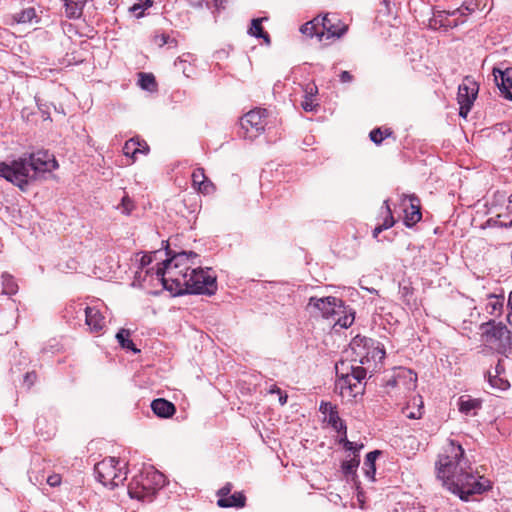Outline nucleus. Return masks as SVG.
Here are the masks:
<instances>
[{
  "instance_id": "nucleus-50",
  "label": "nucleus",
  "mask_w": 512,
  "mask_h": 512,
  "mask_svg": "<svg viewBox=\"0 0 512 512\" xmlns=\"http://www.w3.org/2000/svg\"><path fill=\"white\" fill-rule=\"evenodd\" d=\"M508 306L511 308V312L508 314L507 320H508L509 324L512 325V291L509 294Z\"/></svg>"
},
{
  "instance_id": "nucleus-35",
  "label": "nucleus",
  "mask_w": 512,
  "mask_h": 512,
  "mask_svg": "<svg viewBox=\"0 0 512 512\" xmlns=\"http://www.w3.org/2000/svg\"><path fill=\"white\" fill-rule=\"evenodd\" d=\"M333 320L335 321L336 325H339L342 328H348L354 322V312L352 309L347 311L345 308V312H340V315H336L335 319Z\"/></svg>"
},
{
  "instance_id": "nucleus-37",
  "label": "nucleus",
  "mask_w": 512,
  "mask_h": 512,
  "mask_svg": "<svg viewBox=\"0 0 512 512\" xmlns=\"http://www.w3.org/2000/svg\"><path fill=\"white\" fill-rule=\"evenodd\" d=\"M360 460L358 455H354L350 460H346L342 463V471L345 475L354 474L356 472V468L359 466Z\"/></svg>"
},
{
  "instance_id": "nucleus-3",
  "label": "nucleus",
  "mask_w": 512,
  "mask_h": 512,
  "mask_svg": "<svg viewBox=\"0 0 512 512\" xmlns=\"http://www.w3.org/2000/svg\"><path fill=\"white\" fill-rule=\"evenodd\" d=\"M348 26L337 15L326 14L317 16L306 22L300 28L301 33L308 37H317L319 41L331 38H340L346 33Z\"/></svg>"
},
{
  "instance_id": "nucleus-19",
  "label": "nucleus",
  "mask_w": 512,
  "mask_h": 512,
  "mask_svg": "<svg viewBox=\"0 0 512 512\" xmlns=\"http://www.w3.org/2000/svg\"><path fill=\"white\" fill-rule=\"evenodd\" d=\"M192 186L195 190L204 195H210L216 190L214 183L205 175L203 168H197L193 171Z\"/></svg>"
},
{
  "instance_id": "nucleus-24",
  "label": "nucleus",
  "mask_w": 512,
  "mask_h": 512,
  "mask_svg": "<svg viewBox=\"0 0 512 512\" xmlns=\"http://www.w3.org/2000/svg\"><path fill=\"white\" fill-rule=\"evenodd\" d=\"M151 409L157 416L162 418H169L176 412L175 405L163 398L153 400Z\"/></svg>"
},
{
  "instance_id": "nucleus-31",
  "label": "nucleus",
  "mask_w": 512,
  "mask_h": 512,
  "mask_svg": "<svg viewBox=\"0 0 512 512\" xmlns=\"http://www.w3.org/2000/svg\"><path fill=\"white\" fill-rule=\"evenodd\" d=\"M1 284H2V293L6 295H14L18 291V285L13 278V276L9 274H2L1 277Z\"/></svg>"
},
{
  "instance_id": "nucleus-21",
  "label": "nucleus",
  "mask_w": 512,
  "mask_h": 512,
  "mask_svg": "<svg viewBox=\"0 0 512 512\" xmlns=\"http://www.w3.org/2000/svg\"><path fill=\"white\" fill-rule=\"evenodd\" d=\"M458 410L465 416H476L482 408V400L472 398L470 395H462L458 399Z\"/></svg>"
},
{
  "instance_id": "nucleus-33",
  "label": "nucleus",
  "mask_w": 512,
  "mask_h": 512,
  "mask_svg": "<svg viewBox=\"0 0 512 512\" xmlns=\"http://www.w3.org/2000/svg\"><path fill=\"white\" fill-rule=\"evenodd\" d=\"M36 11L33 7H28L21 10L18 13H15L12 18L15 23L18 24H26L31 23L34 18H36Z\"/></svg>"
},
{
  "instance_id": "nucleus-11",
  "label": "nucleus",
  "mask_w": 512,
  "mask_h": 512,
  "mask_svg": "<svg viewBox=\"0 0 512 512\" xmlns=\"http://www.w3.org/2000/svg\"><path fill=\"white\" fill-rule=\"evenodd\" d=\"M307 308L316 316H321L325 319H335V316L340 315V312H345L344 302L334 296L311 297Z\"/></svg>"
},
{
  "instance_id": "nucleus-5",
  "label": "nucleus",
  "mask_w": 512,
  "mask_h": 512,
  "mask_svg": "<svg viewBox=\"0 0 512 512\" xmlns=\"http://www.w3.org/2000/svg\"><path fill=\"white\" fill-rule=\"evenodd\" d=\"M417 380L418 377L414 371L408 368H399L392 378L386 381L383 392L392 401L399 404L416 390Z\"/></svg>"
},
{
  "instance_id": "nucleus-40",
  "label": "nucleus",
  "mask_w": 512,
  "mask_h": 512,
  "mask_svg": "<svg viewBox=\"0 0 512 512\" xmlns=\"http://www.w3.org/2000/svg\"><path fill=\"white\" fill-rule=\"evenodd\" d=\"M386 210H387V216L385 217L383 223L381 224L382 228L389 229L395 224L394 217L392 215V211L390 209V206L388 204V201H385Z\"/></svg>"
},
{
  "instance_id": "nucleus-46",
  "label": "nucleus",
  "mask_w": 512,
  "mask_h": 512,
  "mask_svg": "<svg viewBox=\"0 0 512 512\" xmlns=\"http://www.w3.org/2000/svg\"><path fill=\"white\" fill-rule=\"evenodd\" d=\"M344 448L346 450H349V451H359L363 448V444H360L359 446H357L355 443L351 442V441H346V444L343 445Z\"/></svg>"
},
{
  "instance_id": "nucleus-58",
  "label": "nucleus",
  "mask_w": 512,
  "mask_h": 512,
  "mask_svg": "<svg viewBox=\"0 0 512 512\" xmlns=\"http://www.w3.org/2000/svg\"><path fill=\"white\" fill-rule=\"evenodd\" d=\"M202 1H203V0H196V2H197V3H199V4H200Z\"/></svg>"
},
{
  "instance_id": "nucleus-41",
  "label": "nucleus",
  "mask_w": 512,
  "mask_h": 512,
  "mask_svg": "<svg viewBox=\"0 0 512 512\" xmlns=\"http://www.w3.org/2000/svg\"><path fill=\"white\" fill-rule=\"evenodd\" d=\"M337 407L333 405L331 402H324L322 401L319 406V411L322 414H327V417L329 416V413H332L333 411H336Z\"/></svg>"
},
{
  "instance_id": "nucleus-38",
  "label": "nucleus",
  "mask_w": 512,
  "mask_h": 512,
  "mask_svg": "<svg viewBox=\"0 0 512 512\" xmlns=\"http://www.w3.org/2000/svg\"><path fill=\"white\" fill-rule=\"evenodd\" d=\"M488 381L492 387L500 390H506L510 386L507 380L499 377L498 375H491L490 372L488 373Z\"/></svg>"
},
{
  "instance_id": "nucleus-56",
  "label": "nucleus",
  "mask_w": 512,
  "mask_h": 512,
  "mask_svg": "<svg viewBox=\"0 0 512 512\" xmlns=\"http://www.w3.org/2000/svg\"><path fill=\"white\" fill-rule=\"evenodd\" d=\"M139 8H140V5L135 4V5L131 8V10H132V11H136V10H138Z\"/></svg>"
},
{
  "instance_id": "nucleus-27",
  "label": "nucleus",
  "mask_w": 512,
  "mask_h": 512,
  "mask_svg": "<svg viewBox=\"0 0 512 512\" xmlns=\"http://www.w3.org/2000/svg\"><path fill=\"white\" fill-rule=\"evenodd\" d=\"M130 337V330L124 328L120 329L116 334V339L123 349L130 350L133 353L140 352V350L136 348L135 344L133 343Z\"/></svg>"
},
{
  "instance_id": "nucleus-6",
  "label": "nucleus",
  "mask_w": 512,
  "mask_h": 512,
  "mask_svg": "<svg viewBox=\"0 0 512 512\" xmlns=\"http://www.w3.org/2000/svg\"><path fill=\"white\" fill-rule=\"evenodd\" d=\"M187 290L184 294H205L213 295L217 290L216 276L211 275L209 270L201 268L200 263L191 270L188 278Z\"/></svg>"
},
{
  "instance_id": "nucleus-10",
  "label": "nucleus",
  "mask_w": 512,
  "mask_h": 512,
  "mask_svg": "<svg viewBox=\"0 0 512 512\" xmlns=\"http://www.w3.org/2000/svg\"><path fill=\"white\" fill-rule=\"evenodd\" d=\"M0 177L25 191L28 185V168L25 158L12 160L10 163H0Z\"/></svg>"
},
{
  "instance_id": "nucleus-1",
  "label": "nucleus",
  "mask_w": 512,
  "mask_h": 512,
  "mask_svg": "<svg viewBox=\"0 0 512 512\" xmlns=\"http://www.w3.org/2000/svg\"><path fill=\"white\" fill-rule=\"evenodd\" d=\"M437 477L462 500H468L473 494H480L490 488V482L477 477L469 461L464 456V449L455 440H449L439 455L436 463Z\"/></svg>"
},
{
  "instance_id": "nucleus-13",
  "label": "nucleus",
  "mask_w": 512,
  "mask_h": 512,
  "mask_svg": "<svg viewBox=\"0 0 512 512\" xmlns=\"http://www.w3.org/2000/svg\"><path fill=\"white\" fill-rule=\"evenodd\" d=\"M479 91L478 83L470 76H466L458 87L457 101L460 106L459 115L466 118L472 109Z\"/></svg>"
},
{
  "instance_id": "nucleus-44",
  "label": "nucleus",
  "mask_w": 512,
  "mask_h": 512,
  "mask_svg": "<svg viewBox=\"0 0 512 512\" xmlns=\"http://www.w3.org/2000/svg\"><path fill=\"white\" fill-rule=\"evenodd\" d=\"M47 483L48 485H50L51 487H56V486H59L61 484V476L59 474H53V475H50L48 478H47Z\"/></svg>"
},
{
  "instance_id": "nucleus-28",
  "label": "nucleus",
  "mask_w": 512,
  "mask_h": 512,
  "mask_svg": "<svg viewBox=\"0 0 512 512\" xmlns=\"http://www.w3.org/2000/svg\"><path fill=\"white\" fill-rule=\"evenodd\" d=\"M380 451L375 450L371 451L366 455L364 466H365V474L366 476L371 480H375V473H376V467H375V461L377 457L379 456Z\"/></svg>"
},
{
  "instance_id": "nucleus-17",
  "label": "nucleus",
  "mask_w": 512,
  "mask_h": 512,
  "mask_svg": "<svg viewBox=\"0 0 512 512\" xmlns=\"http://www.w3.org/2000/svg\"><path fill=\"white\" fill-rule=\"evenodd\" d=\"M493 75L501 95L508 100H512V68L505 70L494 68Z\"/></svg>"
},
{
  "instance_id": "nucleus-36",
  "label": "nucleus",
  "mask_w": 512,
  "mask_h": 512,
  "mask_svg": "<svg viewBox=\"0 0 512 512\" xmlns=\"http://www.w3.org/2000/svg\"><path fill=\"white\" fill-rule=\"evenodd\" d=\"M328 423L339 433H346V425L343 420L339 417L338 411L329 413L327 417Z\"/></svg>"
},
{
  "instance_id": "nucleus-30",
  "label": "nucleus",
  "mask_w": 512,
  "mask_h": 512,
  "mask_svg": "<svg viewBox=\"0 0 512 512\" xmlns=\"http://www.w3.org/2000/svg\"><path fill=\"white\" fill-rule=\"evenodd\" d=\"M139 86L147 91L154 92L157 90V82L156 78L152 73H139Z\"/></svg>"
},
{
  "instance_id": "nucleus-16",
  "label": "nucleus",
  "mask_w": 512,
  "mask_h": 512,
  "mask_svg": "<svg viewBox=\"0 0 512 512\" xmlns=\"http://www.w3.org/2000/svg\"><path fill=\"white\" fill-rule=\"evenodd\" d=\"M233 485L228 482L217 491V505L221 508H243L246 504V497L242 492H235L230 495Z\"/></svg>"
},
{
  "instance_id": "nucleus-53",
  "label": "nucleus",
  "mask_w": 512,
  "mask_h": 512,
  "mask_svg": "<svg viewBox=\"0 0 512 512\" xmlns=\"http://www.w3.org/2000/svg\"><path fill=\"white\" fill-rule=\"evenodd\" d=\"M268 393H270V394H274V393L281 394V389L278 386H276V385H272L270 387V389L268 390Z\"/></svg>"
},
{
  "instance_id": "nucleus-49",
  "label": "nucleus",
  "mask_w": 512,
  "mask_h": 512,
  "mask_svg": "<svg viewBox=\"0 0 512 512\" xmlns=\"http://www.w3.org/2000/svg\"><path fill=\"white\" fill-rule=\"evenodd\" d=\"M491 308L492 312L495 311V310H498V309H501L502 308V303L500 301H493V302H489L487 304V308Z\"/></svg>"
},
{
  "instance_id": "nucleus-54",
  "label": "nucleus",
  "mask_w": 512,
  "mask_h": 512,
  "mask_svg": "<svg viewBox=\"0 0 512 512\" xmlns=\"http://www.w3.org/2000/svg\"><path fill=\"white\" fill-rule=\"evenodd\" d=\"M342 434V437L340 439V443H342L343 445L346 444V441H349L347 439V432L344 434V433H341Z\"/></svg>"
},
{
  "instance_id": "nucleus-2",
  "label": "nucleus",
  "mask_w": 512,
  "mask_h": 512,
  "mask_svg": "<svg viewBox=\"0 0 512 512\" xmlns=\"http://www.w3.org/2000/svg\"><path fill=\"white\" fill-rule=\"evenodd\" d=\"M198 254L180 252L162 262L156 270L165 289L175 295L184 294L191 270L198 264Z\"/></svg>"
},
{
  "instance_id": "nucleus-20",
  "label": "nucleus",
  "mask_w": 512,
  "mask_h": 512,
  "mask_svg": "<svg viewBox=\"0 0 512 512\" xmlns=\"http://www.w3.org/2000/svg\"><path fill=\"white\" fill-rule=\"evenodd\" d=\"M85 323L90 332L99 333L105 327V318L97 308L88 306L85 308Z\"/></svg>"
},
{
  "instance_id": "nucleus-55",
  "label": "nucleus",
  "mask_w": 512,
  "mask_h": 512,
  "mask_svg": "<svg viewBox=\"0 0 512 512\" xmlns=\"http://www.w3.org/2000/svg\"><path fill=\"white\" fill-rule=\"evenodd\" d=\"M216 7H220L223 4V0H213Z\"/></svg>"
},
{
  "instance_id": "nucleus-57",
  "label": "nucleus",
  "mask_w": 512,
  "mask_h": 512,
  "mask_svg": "<svg viewBox=\"0 0 512 512\" xmlns=\"http://www.w3.org/2000/svg\"><path fill=\"white\" fill-rule=\"evenodd\" d=\"M459 10L453 11L452 15H455Z\"/></svg>"
},
{
  "instance_id": "nucleus-8",
  "label": "nucleus",
  "mask_w": 512,
  "mask_h": 512,
  "mask_svg": "<svg viewBox=\"0 0 512 512\" xmlns=\"http://www.w3.org/2000/svg\"><path fill=\"white\" fill-rule=\"evenodd\" d=\"M119 460L108 457L95 465L97 479L106 487L114 488L122 484L126 479V472L118 467Z\"/></svg>"
},
{
  "instance_id": "nucleus-32",
  "label": "nucleus",
  "mask_w": 512,
  "mask_h": 512,
  "mask_svg": "<svg viewBox=\"0 0 512 512\" xmlns=\"http://www.w3.org/2000/svg\"><path fill=\"white\" fill-rule=\"evenodd\" d=\"M123 153L125 156L132 159L134 163L139 155V138H131L125 142L123 147Z\"/></svg>"
},
{
  "instance_id": "nucleus-23",
  "label": "nucleus",
  "mask_w": 512,
  "mask_h": 512,
  "mask_svg": "<svg viewBox=\"0 0 512 512\" xmlns=\"http://www.w3.org/2000/svg\"><path fill=\"white\" fill-rule=\"evenodd\" d=\"M403 414L409 419H420L424 413V404L420 395H415L402 409Z\"/></svg>"
},
{
  "instance_id": "nucleus-22",
  "label": "nucleus",
  "mask_w": 512,
  "mask_h": 512,
  "mask_svg": "<svg viewBox=\"0 0 512 512\" xmlns=\"http://www.w3.org/2000/svg\"><path fill=\"white\" fill-rule=\"evenodd\" d=\"M364 347H368V351L366 355H364L360 362L361 364H367L370 362V359L373 361H382L385 358V350L380 346V343H375L372 339L364 338Z\"/></svg>"
},
{
  "instance_id": "nucleus-26",
  "label": "nucleus",
  "mask_w": 512,
  "mask_h": 512,
  "mask_svg": "<svg viewBox=\"0 0 512 512\" xmlns=\"http://www.w3.org/2000/svg\"><path fill=\"white\" fill-rule=\"evenodd\" d=\"M304 92H305L304 100L301 102L302 108L306 112L314 111L316 109V107H318V104L315 103V99H314V97L318 93L317 86L314 83H309L306 85Z\"/></svg>"
},
{
  "instance_id": "nucleus-29",
  "label": "nucleus",
  "mask_w": 512,
  "mask_h": 512,
  "mask_svg": "<svg viewBox=\"0 0 512 512\" xmlns=\"http://www.w3.org/2000/svg\"><path fill=\"white\" fill-rule=\"evenodd\" d=\"M65 6V15L69 19H77L82 15L83 5L80 2L72 0H63Z\"/></svg>"
},
{
  "instance_id": "nucleus-51",
  "label": "nucleus",
  "mask_w": 512,
  "mask_h": 512,
  "mask_svg": "<svg viewBox=\"0 0 512 512\" xmlns=\"http://www.w3.org/2000/svg\"><path fill=\"white\" fill-rule=\"evenodd\" d=\"M288 399V395L281 391V394H279V403L281 405H285Z\"/></svg>"
},
{
  "instance_id": "nucleus-45",
  "label": "nucleus",
  "mask_w": 512,
  "mask_h": 512,
  "mask_svg": "<svg viewBox=\"0 0 512 512\" xmlns=\"http://www.w3.org/2000/svg\"><path fill=\"white\" fill-rule=\"evenodd\" d=\"M339 78L342 83H350L354 80V76L349 71H342Z\"/></svg>"
},
{
  "instance_id": "nucleus-4",
  "label": "nucleus",
  "mask_w": 512,
  "mask_h": 512,
  "mask_svg": "<svg viewBox=\"0 0 512 512\" xmlns=\"http://www.w3.org/2000/svg\"><path fill=\"white\" fill-rule=\"evenodd\" d=\"M164 482L162 473L154 470L146 471L133 477L128 486V493L131 498L150 502Z\"/></svg>"
},
{
  "instance_id": "nucleus-42",
  "label": "nucleus",
  "mask_w": 512,
  "mask_h": 512,
  "mask_svg": "<svg viewBox=\"0 0 512 512\" xmlns=\"http://www.w3.org/2000/svg\"><path fill=\"white\" fill-rule=\"evenodd\" d=\"M169 41V36L167 34H160V35H156L154 37V43L156 45H158L159 47H162L164 46L165 44H167Z\"/></svg>"
},
{
  "instance_id": "nucleus-47",
  "label": "nucleus",
  "mask_w": 512,
  "mask_h": 512,
  "mask_svg": "<svg viewBox=\"0 0 512 512\" xmlns=\"http://www.w3.org/2000/svg\"><path fill=\"white\" fill-rule=\"evenodd\" d=\"M149 150L148 144L144 140L139 139V154L147 155Z\"/></svg>"
},
{
  "instance_id": "nucleus-18",
  "label": "nucleus",
  "mask_w": 512,
  "mask_h": 512,
  "mask_svg": "<svg viewBox=\"0 0 512 512\" xmlns=\"http://www.w3.org/2000/svg\"><path fill=\"white\" fill-rule=\"evenodd\" d=\"M481 329L483 330V334L485 335L487 341H502L503 339H510V332L502 323L489 321L487 323H483L481 325Z\"/></svg>"
},
{
  "instance_id": "nucleus-39",
  "label": "nucleus",
  "mask_w": 512,
  "mask_h": 512,
  "mask_svg": "<svg viewBox=\"0 0 512 512\" xmlns=\"http://www.w3.org/2000/svg\"><path fill=\"white\" fill-rule=\"evenodd\" d=\"M119 207L122 209L123 213L130 214V212L134 209V203L128 195H124Z\"/></svg>"
},
{
  "instance_id": "nucleus-48",
  "label": "nucleus",
  "mask_w": 512,
  "mask_h": 512,
  "mask_svg": "<svg viewBox=\"0 0 512 512\" xmlns=\"http://www.w3.org/2000/svg\"><path fill=\"white\" fill-rule=\"evenodd\" d=\"M152 262V256L150 254H145L141 257L140 264L142 267L149 265Z\"/></svg>"
},
{
  "instance_id": "nucleus-7",
  "label": "nucleus",
  "mask_w": 512,
  "mask_h": 512,
  "mask_svg": "<svg viewBox=\"0 0 512 512\" xmlns=\"http://www.w3.org/2000/svg\"><path fill=\"white\" fill-rule=\"evenodd\" d=\"M365 376L366 371L364 368L360 366L352 367L350 373L338 375L335 390L342 398H355L363 392L362 380Z\"/></svg>"
},
{
  "instance_id": "nucleus-52",
  "label": "nucleus",
  "mask_w": 512,
  "mask_h": 512,
  "mask_svg": "<svg viewBox=\"0 0 512 512\" xmlns=\"http://www.w3.org/2000/svg\"><path fill=\"white\" fill-rule=\"evenodd\" d=\"M385 229L382 228L381 225H378L377 227H375V229L373 230V237L374 238H377L379 236V234L384 231Z\"/></svg>"
},
{
  "instance_id": "nucleus-34",
  "label": "nucleus",
  "mask_w": 512,
  "mask_h": 512,
  "mask_svg": "<svg viewBox=\"0 0 512 512\" xmlns=\"http://www.w3.org/2000/svg\"><path fill=\"white\" fill-rule=\"evenodd\" d=\"M393 131L391 128L378 127L373 129L370 134V140L376 145H380L386 138L392 136Z\"/></svg>"
},
{
  "instance_id": "nucleus-9",
  "label": "nucleus",
  "mask_w": 512,
  "mask_h": 512,
  "mask_svg": "<svg viewBox=\"0 0 512 512\" xmlns=\"http://www.w3.org/2000/svg\"><path fill=\"white\" fill-rule=\"evenodd\" d=\"M0 177L25 191L28 185V168L25 158L12 160L10 163H0Z\"/></svg>"
},
{
  "instance_id": "nucleus-14",
  "label": "nucleus",
  "mask_w": 512,
  "mask_h": 512,
  "mask_svg": "<svg viewBox=\"0 0 512 512\" xmlns=\"http://www.w3.org/2000/svg\"><path fill=\"white\" fill-rule=\"evenodd\" d=\"M24 158L27 161L28 172L32 169L34 173H44L58 168V162L47 151H37Z\"/></svg>"
},
{
  "instance_id": "nucleus-15",
  "label": "nucleus",
  "mask_w": 512,
  "mask_h": 512,
  "mask_svg": "<svg viewBox=\"0 0 512 512\" xmlns=\"http://www.w3.org/2000/svg\"><path fill=\"white\" fill-rule=\"evenodd\" d=\"M401 206L404 211V224L407 227H413L422 219L420 200L415 195H403Z\"/></svg>"
},
{
  "instance_id": "nucleus-25",
  "label": "nucleus",
  "mask_w": 512,
  "mask_h": 512,
  "mask_svg": "<svg viewBox=\"0 0 512 512\" xmlns=\"http://www.w3.org/2000/svg\"><path fill=\"white\" fill-rule=\"evenodd\" d=\"M267 17L255 18L251 21V26L248 30V33L251 36L256 38L263 39L264 43L269 45L271 43V38L268 32H266L262 26L263 21H267Z\"/></svg>"
},
{
  "instance_id": "nucleus-12",
  "label": "nucleus",
  "mask_w": 512,
  "mask_h": 512,
  "mask_svg": "<svg viewBox=\"0 0 512 512\" xmlns=\"http://www.w3.org/2000/svg\"><path fill=\"white\" fill-rule=\"evenodd\" d=\"M267 124V110L256 108L246 113L240 120L242 136L247 139L258 137Z\"/></svg>"
},
{
  "instance_id": "nucleus-43",
  "label": "nucleus",
  "mask_w": 512,
  "mask_h": 512,
  "mask_svg": "<svg viewBox=\"0 0 512 512\" xmlns=\"http://www.w3.org/2000/svg\"><path fill=\"white\" fill-rule=\"evenodd\" d=\"M37 374L36 372H27L24 377V382L27 383L28 388H30L36 381Z\"/></svg>"
}]
</instances>
